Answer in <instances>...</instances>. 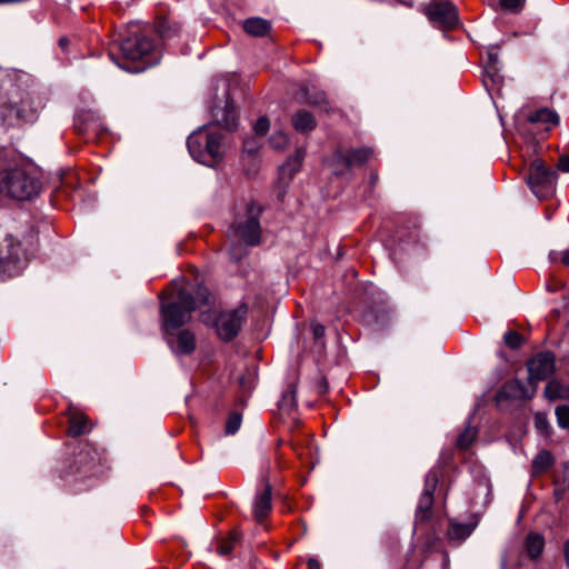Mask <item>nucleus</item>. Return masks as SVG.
<instances>
[{"label": "nucleus", "mask_w": 569, "mask_h": 569, "mask_svg": "<svg viewBox=\"0 0 569 569\" xmlns=\"http://www.w3.org/2000/svg\"><path fill=\"white\" fill-rule=\"evenodd\" d=\"M213 303L211 292L204 286H197L194 295L187 288L181 287L171 295V300L161 305V319L167 335V341L177 356H189L196 350L197 341L194 333L189 329H182L176 335L173 330L188 323L191 313L196 309L207 308Z\"/></svg>", "instance_id": "f257e3e1"}, {"label": "nucleus", "mask_w": 569, "mask_h": 569, "mask_svg": "<svg viewBox=\"0 0 569 569\" xmlns=\"http://www.w3.org/2000/svg\"><path fill=\"white\" fill-rule=\"evenodd\" d=\"M6 101L0 104V119L6 128L21 121L32 122L43 108V99L28 84L27 80L6 72L2 80Z\"/></svg>", "instance_id": "f03ea898"}, {"label": "nucleus", "mask_w": 569, "mask_h": 569, "mask_svg": "<svg viewBox=\"0 0 569 569\" xmlns=\"http://www.w3.org/2000/svg\"><path fill=\"white\" fill-rule=\"evenodd\" d=\"M43 188L41 176L30 164L9 163L0 167V194L16 201H29Z\"/></svg>", "instance_id": "7ed1b4c3"}, {"label": "nucleus", "mask_w": 569, "mask_h": 569, "mask_svg": "<svg viewBox=\"0 0 569 569\" xmlns=\"http://www.w3.org/2000/svg\"><path fill=\"white\" fill-rule=\"evenodd\" d=\"M261 213L262 208L256 202L246 203L237 211L229 237L237 238L247 246H258L261 239Z\"/></svg>", "instance_id": "20e7f679"}, {"label": "nucleus", "mask_w": 569, "mask_h": 569, "mask_svg": "<svg viewBox=\"0 0 569 569\" xmlns=\"http://www.w3.org/2000/svg\"><path fill=\"white\" fill-rule=\"evenodd\" d=\"M102 472L103 467L100 452L87 445L68 461L60 477L63 479L73 478L74 480H83L96 477Z\"/></svg>", "instance_id": "39448f33"}, {"label": "nucleus", "mask_w": 569, "mask_h": 569, "mask_svg": "<svg viewBox=\"0 0 569 569\" xmlns=\"http://www.w3.org/2000/svg\"><path fill=\"white\" fill-rule=\"evenodd\" d=\"M371 150L367 147L352 148L339 144L336 151L326 159V164L335 176H345L352 169L360 168L370 158Z\"/></svg>", "instance_id": "423d86ee"}, {"label": "nucleus", "mask_w": 569, "mask_h": 569, "mask_svg": "<svg viewBox=\"0 0 569 569\" xmlns=\"http://www.w3.org/2000/svg\"><path fill=\"white\" fill-rule=\"evenodd\" d=\"M248 308L241 305L233 310L221 311L217 318L207 315V310L201 312V321L214 327L217 335L224 341H231L239 333L246 317Z\"/></svg>", "instance_id": "0eeeda50"}, {"label": "nucleus", "mask_w": 569, "mask_h": 569, "mask_svg": "<svg viewBox=\"0 0 569 569\" xmlns=\"http://www.w3.org/2000/svg\"><path fill=\"white\" fill-rule=\"evenodd\" d=\"M556 180L557 173L548 168L541 159L531 162L527 181L538 198L549 197L553 192Z\"/></svg>", "instance_id": "6e6552de"}, {"label": "nucleus", "mask_w": 569, "mask_h": 569, "mask_svg": "<svg viewBox=\"0 0 569 569\" xmlns=\"http://www.w3.org/2000/svg\"><path fill=\"white\" fill-rule=\"evenodd\" d=\"M154 44L152 40L141 30H132L120 43V51L122 57L127 60L138 61L147 60L151 63L150 56L152 54Z\"/></svg>", "instance_id": "1a4fd4ad"}, {"label": "nucleus", "mask_w": 569, "mask_h": 569, "mask_svg": "<svg viewBox=\"0 0 569 569\" xmlns=\"http://www.w3.org/2000/svg\"><path fill=\"white\" fill-rule=\"evenodd\" d=\"M423 11L440 29H452L459 22L457 8L448 0H433L425 7Z\"/></svg>", "instance_id": "9d476101"}, {"label": "nucleus", "mask_w": 569, "mask_h": 569, "mask_svg": "<svg viewBox=\"0 0 569 569\" xmlns=\"http://www.w3.org/2000/svg\"><path fill=\"white\" fill-rule=\"evenodd\" d=\"M527 121L528 131L533 134L535 142H540L548 139V132L558 124L559 117L556 112L542 108L530 111Z\"/></svg>", "instance_id": "9b49d317"}, {"label": "nucleus", "mask_w": 569, "mask_h": 569, "mask_svg": "<svg viewBox=\"0 0 569 569\" xmlns=\"http://www.w3.org/2000/svg\"><path fill=\"white\" fill-rule=\"evenodd\" d=\"M439 482V473L437 470H430L426 475L425 479V488L420 496L415 521L416 523H423L431 519L432 516V506H433V495L437 489Z\"/></svg>", "instance_id": "f8f14e48"}, {"label": "nucleus", "mask_w": 569, "mask_h": 569, "mask_svg": "<svg viewBox=\"0 0 569 569\" xmlns=\"http://www.w3.org/2000/svg\"><path fill=\"white\" fill-rule=\"evenodd\" d=\"M555 371V357L549 352H542L528 362L529 382L536 383L546 380Z\"/></svg>", "instance_id": "ddd939ff"}, {"label": "nucleus", "mask_w": 569, "mask_h": 569, "mask_svg": "<svg viewBox=\"0 0 569 569\" xmlns=\"http://www.w3.org/2000/svg\"><path fill=\"white\" fill-rule=\"evenodd\" d=\"M190 156L194 161L208 166L214 167L220 162L223 157L224 144H187Z\"/></svg>", "instance_id": "4468645a"}, {"label": "nucleus", "mask_w": 569, "mask_h": 569, "mask_svg": "<svg viewBox=\"0 0 569 569\" xmlns=\"http://www.w3.org/2000/svg\"><path fill=\"white\" fill-rule=\"evenodd\" d=\"M536 392V387L527 388L520 380L513 379L506 382L497 395L498 403L503 400H523L531 398Z\"/></svg>", "instance_id": "2eb2a0df"}, {"label": "nucleus", "mask_w": 569, "mask_h": 569, "mask_svg": "<svg viewBox=\"0 0 569 569\" xmlns=\"http://www.w3.org/2000/svg\"><path fill=\"white\" fill-rule=\"evenodd\" d=\"M67 415L69 422L68 435L70 437H80L82 435L90 432V430L92 429V425L88 416L84 415L83 412L70 408L68 409Z\"/></svg>", "instance_id": "dca6fc26"}, {"label": "nucleus", "mask_w": 569, "mask_h": 569, "mask_svg": "<svg viewBox=\"0 0 569 569\" xmlns=\"http://www.w3.org/2000/svg\"><path fill=\"white\" fill-rule=\"evenodd\" d=\"M306 151L303 148H298L293 156H291L279 168V180L287 184L291 181L293 176L300 170L301 163L305 159Z\"/></svg>", "instance_id": "f3484780"}, {"label": "nucleus", "mask_w": 569, "mask_h": 569, "mask_svg": "<svg viewBox=\"0 0 569 569\" xmlns=\"http://www.w3.org/2000/svg\"><path fill=\"white\" fill-rule=\"evenodd\" d=\"M272 509L271 486L266 485L263 491L257 495L253 502V517L257 522H262Z\"/></svg>", "instance_id": "a211bd4d"}, {"label": "nucleus", "mask_w": 569, "mask_h": 569, "mask_svg": "<svg viewBox=\"0 0 569 569\" xmlns=\"http://www.w3.org/2000/svg\"><path fill=\"white\" fill-rule=\"evenodd\" d=\"M301 102L318 107L327 113L335 112L336 110L328 100L326 92L322 90L310 91L308 88H302Z\"/></svg>", "instance_id": "6ab92c4d"}, {"label": "nucleus", "mask_w": 569, "mask_h": 569, "mask_svg": "<svg viewBox=\"0 0 569 569\" xmlns=\"http://www.w3.org/2000/svg\"><path fill=\"white\" fill-rule=\"evenodd\" d=\"M224 139L226 137L221 133L218 124H209L191 133L188 138V142H199L200 140H204V142L211 143L220 142Z\"/></svg>", "instance_id": "aec40b11"}, {"label": "nucleus", "mask_w": 569, "mask_h": 569, "mask_svg": "<svg viewBox=\"0 0 569 569\" xmlns=\"http://www.w3.org/2000/svg\"><path fill=\"white\" fill-rule=\"evenodd\" d=\"M295 130L306 133L312 131L317 127L315 116L307 110H298L291 118Z\"/></svg>", "instance_id": "412c9836"}, {"label": "nucleus", "mask_w": 569, "mask_h": 569, "mask_svg": "<svg viewBox=\"0 0 569 569\" xmlns=\"http://www.w3.org/2000/svg\"><path fill=\"white\" fill-rule=\"evenodd\" d=\"M243 30L251 37H264L270 31V22L266 19L253 17L242 22Z\"/></svg>", "instance_id": "4be33fe9"}, {"label": "nucleus", "mask_w": 569, "mask_h": 569, "mask_svg": "<svg viewBox=\"0 0 569 569\" xmlns=\"http://www.w3.org/2000/svg\"><path fill=\"white\" fill-rule=\"evenodd\" d=\"M523 548L531 560H537L545 548V539L539 533L530 532L523 541Z\"/></svg>", "instance_id": "5701e85b"}, {"label": "nucleus", "mask_w": 569, "mask_h": 569, "mask_svg": "<svg viewBox=\"0 0 569 569\" xmlns=\"http://www.w3.org/2000/svg\"><path fill=\"white\" fill-rule=\"evenodd\" d=\"M220 126L227 131H234L238 127V112L233 101L227 100L219 118Z\"/></svg>", "instance_id": "b1692460"}, {"label": "nucleus", "mask_w": 569, "mask_h": 569, "mask_svg": "<svg viewBox=\"0 0 569 569\" xmlns=\"http://www.w3.org/2000/svg\"><path fill=\"white\" fill-rule=\"evenodd\" d=\"M476 526L477 523H459L456 521H451L450 528L448 530V537L451 540L463 541L472 533Z\"/></svg>", "instance_id": "393cba45"}, {"label": "nucleus", "mask_w": 569, "mask_h": 569, "mask_svg": "<svg viewBox=\"0 0 569 569\" xmlns=\"http://www.w3.org/2000/svg\"><path fill=\"white\" fill-rule=\"evenodd\" d=\"M6 241H7V247H8L7 259L10 262L19 263L22 260L27 259L26 258V252L22 249V246H21V243L19 241H16L12 237H8L6 239Z\"/></svg>", "instance_id": "a878e982"}, {"label": "nucleus", "mask_w": 569, "mask_h": 569, "mask_svg": "<svg viewBox=\"0 0 569 569\" xmlns=\"http://www.w3.org/2000/svg\"><path fill=\"white\" fill-rule=\"evenodd\" d=\"M96 121V113L91 110H81L76 114L74 129L83 133L88 130V127Z\"/></svg>", "instance_id": "bb28decb"}, {"label": "nucleus", "mask_w": 569, "mask_h": 569, "mask_svg": "<svg viewBox=\"0 0 569 569\" xmlns=\"http://www.w3.org/2000/svg\"><path fill=\"white\" fill-rule=\"evenodd\" d=\"M157 30L162 38H171L179 33L180 26L177 22L162 19L158 22Z\"/></svg>", "instance_id": "cd10ccee"}, {"label": "nucleus", "mask_w": 569, "mask_h": 569, "mask_svg": "<svg viewBox=\"0 0 569 569\" xmlns=\"http://www.w3.org/2000/svg\"><path fill=\"white\" fill-rule=\"evenodd\" d=\"M552 462V457L549 451H540L532 461V468L535 472L545 471Z\"/></svg>", "instance_id": "c85d7f7f"}, {"label": "nucleus", "mask_w": 569, "mask_h": 569, "mask_svg": "<svg viewBox=\"0 0 569 569\" xmlns=\"http://www.w3.org/2000/svg\"><path fill=\"white\" fill-rule=\"evenodd\" d=\"M238 539L239 535L237 532H232L228 538L221 539L217 546L218 553L221 556L229 555L233 550Z\"/></svg>", "instance_id": "c756f323"}, {"label": "nucleus", "mask_w": 569, "mask_h": 569, "mask_svg": "<svg viewBox=\"0 0 569 569\" xmlns=\"http://www.w3.org/2000/svg\"><path fill=\"white\" fill-rule=\"evenodd\" d=\"M477 431L473 427H467L457 439V446L461 449L469 448L476 439Z\"/></svg>", "instance_id": "7c9ffc66"}, {"label": "nucleus", "mask_w": 569, "mask_h": 569, "mask_svg": "<svg viewBox=\"0 0 569 569\" xmlns=\"http://www.w3.org/2000/svg\"><path fill=\"white\" fill-rule=\"evenodd\" d=\"M242 417L239 412H231L226 421L224 432L226 435H234L241 426Z\"/></svg>", "instance_id": "2f4dec72"}, {"label": "nucleus", "mask_w": 569, "mask_h": 569, "mask_svg": "<svg viewBox=\"0 0 569 569\" xmlns=\"http://www.w3.org/2000/svg\"><path fill=\"white\" fill-rule=\"evenodd\" d=\"M296 391L293 387H290L288 391L282 395V398L279 402V407L281 410L291 411L296 407Z\"/></svg>", "instance_id": "473e14b6"}, {"label": "nucleus", "mask_w": 569, "mask_h": 569, "mask_svg": "<svg viewBox=\"0 0 569 569\" xmlns=\"http://www.w3.org/2000/svg\"><path fill=\"white\" fill-rule=\"evenodd\" d=\"M526 0H499V6L511 13H519L522 11Z\"/></svg>", "instance_id": "72a5a7b5"}, {"label": "nucleus", "mask_w": 569, "mask_h": 569, "mask_svg": "<svg viewBox=\"0 0 569 569\" xmlns=\"http://www.w3.org/2000/svg\"><path fill=\"white\" fill-rule=\"evenodd\" d=\"M253 131L257 137H263L267 134V132L270 129V121L266 116H261L258 118V120L253 123Z\"/></svg>", "instance_id": "f704fd0d"}, {"label": "nucleus", "mask_w": 569, "mask_h": 569, "mask_svg": "<svg viewBox=\"0 0 569 569\" xmlns=\"http://www.w3.org/2000/svg\"><path fill=\"white\" fill-rule=\"evenodd\" d=\"M556 416L558 425L561 428H568L569 427V407L568 406H559L556 409Z\"/></svg>", "instance_id": "c9c22d12"}, {"label": "nucleus", "mask_w": 569, "mask_h": 569, "mask_svg": "<svg viewBox=\"0 0 569 569\" xmlns=\"http://www.w3.org/2000/svg\"><path fill=\"white\" fill-rule=\"evenodd\" d=\"M505 342L510 348H518L522 342V337L517 331H508L505 333Z\"/></svg>", "instance_id": "e433bc0d"}, {"label": "nucleus", "mask_w": 569, "mask_h": 569, "mask_svg": "<svg viewBox=\"0 0 569 569\" xmlns=\"http://www.w3.org/2000/svg\"><path fill=\"white\" fill-rule=\"evenodd\" d=\"M535 426L537 429H539L540 431H543L548 428V419H547V416L541 413V412H537L535 415Z\"/></svg>", "instance_id": "4c0bfd02"}, {"label": "nucleus", "mask_w": 569, "mask_h": 569, "mask_svg": "<svg viewBox=\"0 0 569 569\" xmlns=\"http://www.w3.org/2000/svg\"><path fill=\"white\" fill-rule=\"evenodd\" d=\"M557 168L561 172H565V173L569 172V156L568 154L560 156Z\"/></svg>", "instance_id": "58836bf2"}, {"label": "nucleus", "mask_w": 569, "mask_h": 569, "mask_svg": "<svg viewBox=\"0 0 569 569\" xmlns=\"http://www.w3.org/2000/svg\"><path fill=\"white\" fill-rule=\"evenodd\" d=\"M545 393L549 399L557 398L558 395V386L553 382H549L545 389Z\"/></svg>", "instance_id": "ea45409f"}, {"label": "nucleus", "mask_w": 569, "mask_h": 569, "mask_svg": "<svg viewBox=\"0 0 569 569\" xmlns=\"http://www.w3.org/2000/svg\"><path fill=\"white\" fill-rule=\"evenodd\" d=\"M561 486L569 490V462L563 465Z\"/></svg>", "instance_id": "a19ab883"}, {"label": "nucleus", "mask_w": 569, "mask_h": 569, "mask_svg": "<svg viewBox=\"0 0 569 569\" xmlns=\"http://www.w3.org/2000/svg\"><path fill=\"white\" fill-rule=\"evenodd\" d=\"M311 327L316 339H320L325 336V327L322 325L313 323Z\"/></svg>", "instance_id": "79ce46f5"}, {"label": "nucleus", "mask_w": 569, "mask_h": 569, "mask_svg": "<svg viewBox=\"0 0 569 569\" xmlns=\"http://www.w3.org/2000/svg\"><path fill=\"white\" fill-rule=\"evenodd\" d=\"M307 565L308 569H321V565L316 558H309Z\"/></svg>", "instance_id": "37998d69"}, {"label": "nucleus", "mask_w": 569, "mask_h": 569, "mask_svg": "<svg viewBox=\"0 0 569 569\" xmlns=\"http://www.w3.org/2000/svg\"><path fill=\"white\" fill-rule=\"evenodd\" d=\"M560 254H561V262L566 267H569V249L563 250Z\"/></svg>", "instance_id": "c03bdc74"}, {"label": "nucleus", "mask_w": 569, "mask_h": 569, "mask_svg": "<svg viewBox=\"0 0 569 569\" xmlns=\"http://www.w3.org/2000/svg\"><path fill=\"white\" fill-rule=\"evenodd\" d=\"M565 555H566V561L569 566V540L565 545Z\"/></svg>", "instance_id": "a18cd8bd"}, {"label": "nucleus", "mask_w": 569, "mask_h": 569, "mask_svg": "<svg viewBox=\"0 0 569 569\" xmlns=\"http://www.w3.org/2000/svg\"><path fill=\"white\" fill-rule=\"evenodd\" d=\"M68 43H69V40H68L67 38H61V39L59 40V46H60L62 49L67 48Z\"/></svg>", "instance_id": "49530a36"}, {"label": "nucleus", "mask_w": 569, "mask_h": 569, "mask_svg": "<svg viewBox=\"0 0 569 569\" xmlns=\"http://www.w3.org/2000/svg\"><path fill=\"white\" fill-rule=\"evenodd\" d=\"M257 151H258V148H251V149H247V150H244V153H247L248 156H252V154H254Z\"/></svg>", "instance_id": "de8ad7c7"}, {"label": "nucleus", "mask_w": 569, "mask_h": 569, "mask_svg": "<svg viewBox=\"0 0 569 569\" xmlns=\"http://www.w3.org/2000/svg\"><path fill=\"white\" fill-rule=\"evenodd\" d=\"M29 106H30V100L26 99L23 103H19L17 107L29 108Z\"/></svg>", "instance_id": "09e8293b"}, {"label": "nucleus", "mask_w": 569, "mask_h": 569, "mask_svg": "<svg viewBox=\"0 0 569 569\" xmlns=\"http://www.w3.org/2000/svg\"><path fill=\"white\" fill-rule=\"evenodd\" d=\"M231 257H232L234 260H239V259L241 258V254H240V253H239V254H238V253H236V250L233 249V250L231 251Z\"/></svg>", "instance_id": "8fccbe9b"}, {"label": "nucleus", "mask_w": 569, "mask_h": 569, "mask_svg": "<svg viewBox=\"0 0 569 569\" xmlns=\"http://www.w3.org/2000/svg\"><path fill=\"white\" fill-rule=\"evenodd\" d=\"M489 59H490V61H492V62H497V60H498V56H497V54H492V53H490V54H489Z\"/></svg>", "instance_id": "3c124183"}, {"label": "nucleus", "mask_w": 569, "mask_h": 569, "mask_svg": "<svg viewBox=\"0 0 569 569\" xmlns=\"http://www.w3.org/2000/svg\"><path fill=\"white\" fill-rule=\"evenodd\" d=\"M6 258L0 253V270L3 268Z\"/></svg>", "instance_id": "603ef678"}]
</instances>
